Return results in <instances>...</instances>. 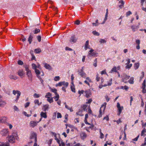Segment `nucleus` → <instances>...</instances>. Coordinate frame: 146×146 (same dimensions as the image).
Here are the masks:
<instances>
[{"label":"nucleus","instance_id":"nucleus-14","mask_svg":"<svg viewBox=\"0 0 146 146\" xmlns=\"http://www.w3.org/2000/svg\"><path fill=\"white\" fill-rule=\"evenodd\" d=\"M139 25H132L131 26V28L133 32H135L139 28Z\"/></svg>","mask_w":146,"mask_h":146},{"label":"nucleus","instance_id":"nucleus-51","mask_svg":"<svg viewBox=\"0 0 146 146\" xmlns=\"http://www.w3.org/2000/svg\"><path fill=\"white\" fill-rule=\"evenodd\" d=\"M40 95L39 94H37L36 93H35L34 94V97L35 98H39L40 97Z\"/></svg>","mask_w":146,"mask_h":146},{"label":"nucleus","instance_id":"nucleus-10","mask_svg":"<svg viewBox=\"0 0 146 146\" xmlns=\"http://www.w3.org/2000/svg\"><path fill=\"white\" fill-rule=\"evenodd\" d=\"M37 135L36 133L34 132H33L31 135L30 137V139H35V141L36 139H37Z\"/></svg>","mask_w":146,"mask_h":146},{"label":"nucleus","instance_id":"nucleus-19","mask_svg":"<svg viewBox=\"0 0 146 146\" xmlns=\"http://www.w3.org/2000/svg\"><path fill=\"white\" fill-rule=\"evenodd\" d=\"M49 89H50V91L54 93L55 95L58 94L57 92V90L55 88H52L51 87H49Z\"/></svg>","mask_w":146,"mask_h":146},{"label":"nucleus","instance_id":"nucleus-64","mask_svg":"<svg viewBox=\"0 0 146 146\" xmlns=\"http://www.w3.org/2000/svg\"><path fill=\"white\" fill-rule=\"evenodd\" d=\"M22 36H23V38L21 40L23 42H24L26 40V38L23 35H22Z\"/></svg>","mask_w":146,"mask_h":146},{"label":"nucleus","instance_id":"nucleus-26","mask_svg":"<svg viewBox=\"0 0 146 146\" xmlns=\"http://www.w3.org/2000/svg\"><path fill=\"white\" fill-rule=\"evenodd\" d=\"M41 51V50L39 48L36 49L34 50V52L36 54H39L40 52Z\"/></svg>","mask_w":146,"mask_h":146},{"label":"nucleus","instance_id":"nucleus-56","mask_svg":"<svg viewBox=\"0 0 146 146\" xmlns=\"http://www.w3.org/2000/svg\"><path fill=\"white\" fill-rule=\"evenodd\" d=\"M96 52H93L90 54V55L89 56H96Z\"/></svg>","mask_w":146,"mask_h":146},{"label":"nucleus","instance_id":"nucleus-16","mask_svg":"<svg viewBox=\"0 0 146 146\" xmlns=\"http://www.w3.org/2000/svg\"><path fill=\"white\" fill-rule=\"evenodd\" d=\"M33 38V36L32 35V33H31L28 39V41L30 44H31V43Z\"/></svg>","mask_w":146,"mask_h":146},{"label":"nucleus","instance_id":"nucleus-9","mask_svg":"<svg viewBox=\"0 0 146 146\" xmlns=\"http://www.w3.org/2000/svg\"><path fill=\"white\" fill-rule=\"evenodd\" d=\"M44 65V67L46 69L50 70H52V68L51 66L49 64L46 63H43Z\"/></svg>","mask_w":146,"mask_h":146},{"label":"nucleus","instance_id":"nucleus-58","mask_svg":"<svg viewBox=\"0 0 146 146\" xmlns=\"http://www.w3.org/2000/svg\"><path fill=\"white\" fill-rule=\"evenodd\" d=\"M94 51V50L92 49L90 50L89 52L88 56H89L90 55V54H91Z\"/></svg>","mask_w":146,"mask_h":146},{"label":"nucleus","instance_id":"nucleus-28","mask_svg":"<svg viewBox=\"0 0 146 146\" xmlns=\"http://www.w3.org/2000/svg\"><path fill=\"white\" fill-rule=\"evenodd\" d=\"M134 78L133 77H131L130 78L129 80H128V82H129L131 84H133L134 83Z\"/></svg>","mask_w":146,"mask_h":146},{"label":"nucleus","instance_id":"nucleus-35","mask_svg":"<svg viewBox=\"0 0 146 146\" xmlns=\"http://www.w3.org/2000/svg\"><path fill=\"white\" fill-rule=\"evenodd\" d=\"M53 98H51L47 99V101L50 103H51L53 102L54 101Z\"/></svg>","mask_w":146,"mask_h":146},{"label":"nucleus","instance_id":"nucleus-61","mask_svg":"<svg viewBox=\"0 0 146 146\" xmlns=\"http://www.w3.org/2000/svg\"><path fill=\"white\" fill-rule=\"evenodd\" d=\"M34 103L35 104H37L38 106L39 104V101L38 100H35L34 101Z\"/></svg>","mask_w":146,"mask_h":146},{"label":"nucleus","instance_id":"nucleus-39","mask_svg":"<svg viewBox=\"0 0 146 146\" xmlns=\"http://www.w3.org/2000/svg\"><path fill=\"white\" fill-rule=\"evenodd\" d=\"M82 111V110H80L78 112H77L76 113V114L77 115H78L80 116H83V115L81 114Z\"/></svg>","mask_w":146,"mask_h":146},{"label":"nucleus","instance_id":"nucleus-41","mask_svg":"<svg viewBox=\"0 0 146 146\" xmlns=\"http://www.w3.org/2000/svg\"><path fill=\"white\" fill-rule=\"evenodd\" d=\"M87 106L86 105H84L82 107V108L83 109V110L84 111H86L87 109H86V108Z\"/></svg>","mask_w":146,"mask_h":146},{"label":"nucleus","instance_id":"nucleus-36","mask_svg":"<svg viewBox=\"0 0 146 146\" xmlns=\"http://www.w3.org/2000/svg\"><path fill=\"white\" fill-rule=\"evenodd\" d=\"M35 71L36 74V76L37 75H39L40 73V72L39 70L37 69H35Z\"/></svg>","mask_w":146,"mask_h":146},{"label":"nucleus","instance_id":"nucleus-34","mask_svg":"<svg viewBox=\"0 0 146 146\" xmlns=\"http://www.w3.org/2000/svg\"><path fill=\"white\" fill-rule=\"evenodd\" d=\"M56 96L53 97V98L55 99V100L56 101H58L59 98V96L58 94L56 95Z\"/></svg>","mask_w":146,"mask_h":146},{"label":"nucleus","instance_id":"nucleus-31","mask_svg":"<svg viewBox=\"0 0 146 146\" xmlns=\"http://www.w3.org/2000/svg\"><path fill=\"white\" fill-rule=\"evenodd\" d=\"M112 79H111L110 80V82H108V84H105V85H103V87H106V86L107 85L110 86L112 84Z\"/></svg>","mask_w":146,"mask_h":146},{"label":"nucleus","instance_id":"nucleus-50","mask_svg":"<svg viewBox=\"0 0 146 146\" xmlns=\"http://www.w3.org/2000/svg\"><path fill=\"white\" fill-rule=\"evenodd\" d=\"M100 77H99V75L98 74H97L96 75V80L98 82L100 80Z\"/></svg>","mask_w":146,"mask_h":146},{"label":"nucleus","instance_id":"nucleus-33","mask_svg":"<svg viewBox=\"0 0 146 146\" xmlns=\"http://www.w3.org/2000/svg\"><path fill=\"white\" fill-rule=\"evenodd\" d=\"M92 33L95 35L99 36L100 35V33L96 31H93Z\"/></svg>","mask_w":146,"mask_h":146},{"label":"nucleus","instance_id":"nucleus-5","mask_svg":"<svg viewBox=\"0 0 146 146\" xmlns=\"http://www.w3.org/2000/svg\"><path fill=\"white\" fill-rule=\"evenodd\" d=\"M78 74L81 76V77L85 78L86 76V74L83 71V67L80 70L78 71Z\"/></svg>","mask_w":146,"mask_h":146},{"label":"nucleus","instance_id":"nucleus-55","mask_svg":"<svg viewBox=\"0 0 146 146\" xmlns=\"http://www.w3.org/2000/svg\"><path fill=\"white\" fill-rule=\"evenodd\" d=\"M132 14V13L131 11H129L128 12H127L126 13V16H128L131 15Z\"/></svg>","mask_w":146,"mask_h":146},{"label":"nucleus","instance_id":"nucleus-15","mask_svg":"<svg viewBox=\"0 0 146 146\" xmlns=\"http://www.w3.org/2000/svg\"><path fill=\"white\" fill-rule=\"evenodd\" d=\"M124 4V2L123 0H121L119 2V6L120 8H121L123 7Z\"/></svg>","mask_w":146,"mask_h":146},{"label":"nucleus","instance_id":"nucleus-4","mask_svg":"<svg viewBox=\"0 0 146 146\" xmlns=\"http://www.w3.org/2000/svg\"><path fill=\"white\" fill-rule=\"evenodd\" d=\"M68 85V82H65V81L61 82H59L58 84H56V86H60L62 85L65 86L66 87H67Z\"/></svg>","mask_w":146,"mask_h":146},{"label":"nucleus","instance_id":"nucleus-44","mask_svg":"<svg viewBox=\"0 0 146 146\" xmlns=\"http://www.w3.org/2000/svg\"><path fill=\"white\" fill-rule=\"evenodd\" d=\"M32 66L33 69H34V70H35V69H37V66L35 64H32Z\"/></svg>","mask_w":146,"mask_h":146},{"label":"nucleus","instance_id":"nucleus-27","mask_svg":"<svg viewBox=\"0 0 146 146\" xmlns=\"http://www.w3.org/2000/svg\"><path fill=\"white\" fill-rule=\"evenodd\" d=\"M6 104V102L3 101L1 100V99H0V106L3 107Z\"/></svg>","mask_w":146,"mask_h":146},{"label":"nucleus","instance_id":"nucleus-2","mask_svg":"<svg viewBox=\"0 0 146 146\" xmlns=\"http://www.w3.org/2000/svg\"><path fill=\"white\" fill-rule=\"evenodd\" d=\"M25 69V70L26 71V75L28 77L29 79L32 81V76L31 71L29 69V66L28 65H25L24 66Z\"/></svg>","mask_w":146,"mask_h":146},{"label":"nucleus","instance_id":"nucleus-62","mask_svg":"<svg viewBox=\"0 0 146 146\" xmlns=\"http://www.w3.org/2000/svg\"><path fill=\"white\" fill-rule=\"evenodd\" d=\"M30 103L29 102H27L25 106V108H26L28 107Z\"/></svg>","mask_w":146,"mask_h":146},{"label":"nucleus","instance_id":"nucleus-12","mask_svg":"<svg viewBox=\"0 0 146 146\" xmlns=\"http://www.w3.org/2000/svg\"><path fill=\"white\" fill-rule=\"evenodd\" d=\"M49 105L48 104H46L43 106V108H42V110L44 111H48L49 109Z\"/></svg>","mask_w":146,"mask_h":146},{"label":"nucleus","instance_id":"nucleus-6","mask_svg":"<svg viewBox=\"0 0 146 146\" xmlns=\"http://www.w3.org/2000/svg\"><path fill=\"white\" fill-rule=\"evenodd\" d=\"M13 93L14 95H15L16 94H17V98L15 100V101L17 102L21 95V92L20 91L18 90H13Z\"/></svg>","mask_w":146,"mask_h":146},{"label":"nucleus","instance_id":"nucleus-47","mask_svg":"<svg viewBox=\"0 0 146 146\" xmlns=\"http://www.w3.org/2000/svg\"><path fill=\"white\" fill-rule=\"evenodd\" d=\"M62 117L61 114L60 113L58 112L57 113V118H61Z\"/></svg>","mask_w":146,"mask_h":146},{"label":"nucleus","instance_id":"nucleus-11","mask_svg":"<svg viewBox=\"0 0 146 146\" xmlns=\"http://www.w3.org/2000/svg\"><path fill=\"white\" fill-rule=\"evenodd\" d=\"M130 77V76H128L126 74H124L123 76V81L124 83H127L126 80H128Z\"/></svg>","mask_w":146,"mask_h":146},{"label":"nucleus","instance_id":"nucleus-43","mask_svg":"<svg viewBox=\"0 0 146 146\" xmlns=\"http://www.w3.org/2000/svg\"><path fill=\"white\" fill-rule=\"evenodd\" d=\"M123 106L118 108L119 112H121L123 110Z\"/></svg>","mask_w":146,"mask_h":146},{"label":"nucleus","instance_id":"nucleus-21","mask_svg":"<svg viewBox=\"0 0 146 146\" xmlns=\"http://www.w3.org/2000/svg\"><path fill=\"white\" fill-rule=\"evenodd\" d=\"M9 77L11 79H13L14 80H17L18 79V77L15 76L12 74H10L9 76Z\"/></svg>","mask_w":146,"mask_h":146},{"label":"nucleus","instance_id":"nucleus-45","mask_svg":"<svg viewBox=\"0 0 146 146\" xmlns=\"http://www.w3.org/2000/svg\"><path fill=\"white\" fill-rule=\"evenodd\" d=\"M113 72H117V71L116 70V67H113L111 70V73Z\"/></svg>","mask_w":146,"mask_h":146},{"label":"nucleus","instance_id":"nucleus-20","mask_svg":"<svg viewBox=\"0 0 146 146\" xmlns=\"http://www.w3.org/2000/svg\"><path fill=\"white\" fill-rule=\"evenodd\" d=\"M18 73L19 75L21 77L24 74V72L22 70H19Z\"/></svg>","mask_w":146,"mask_h":146},{"label":"nucleus","instance_id":"nucleus-24","mask_svg":"<svg viewBox=\"0 0 146 146\" xmlns=\"http://www.w3.org/2000/svg\"><path fill=\"white\" fill-rule=\"evenodd\" d=\"M52 96V94L50 92L47 93L45 96V97L47 99L50 98Z\"/></svg>","mask_w":146,"mask_h":146},{"label":"nucleus","instance_id":"nucleus-42","mask_svg":"<svg viewBox=\"0 0 146 146\" xmlns=\"http://www.w3.org/2000/svg\"><path fill=\"white\" fill-rule=\"evenodd\" d=\"M36 38L39 42H40L41 41V37L40 35L37 36Z\"/></svg>","mask_w":146,"mask_h":146},{"label":"nucleus","instance_id":"nucleus-60","mask_svg":"<svg viewBox=\"0 0 146 146\" xmlns=\"http://www.w3.org/2000/svg\"><path fill=\"white\" fill-rule=\"evenodd\" d=\"M71 90L72 91V92H73L74 93L75 92V89L72 86H71Z\"/></svg>","mask_w":146,"mask_h":146},{"label":"nucleus","instance_id":"nucleus-32","mask_svg":"<svg viewBox=\"0 0 146 146\" xmlns=\"http://www.w3.org/2000/svg\"><path fill=\"white\" fill-rule=\"evenodd\" d=\"M139 66V63H135L134 64V68L135 70L137 69Z\"/></svg>","mask_w":146,"mask_h":146},{"label":"nucleus","instance_id":"nucleus-17","mask_svg":"<svg viewBox=\"0 0 146 146\" xmlns=\"http://www.w3.org/2000/svg\"><path fill=\"white\" fill-rule=\"evenodd\" d=\"M40 115L42 117L44 118H47V116L46 112H41L40 113Z\"/></svg>","mask_w":146,"mask_h":146},{"label":"nucleus","instance_id":"nucleus-57","mask_svg":"<svg viewBox=\"0 0 146 146\" xmlns=\"http://www.w3.org/2000/svg\"><path fill=\"white\" fill-rule=\"evenodd\" d=\"M13 109H14V110L16 111H19V110L18 108L15 106H14Z\"/></svg>","mask_w":146,"mask_h":146},{"label":"nucleus","instance_id":"nucleus-29","mask_svg":"<svg viewBox=\"0 0 146 146\" xmlns=\"http://www.w3.org/2000/svg\"><path fill=\"white\" fill-rule=\"evenodd\" d=\"M145 82H146V80H144L143 81V82L142 84V88L143 89V90L146 87V84H145Z\"/></svg>","mask_w":146,"mask_h":146},{"label":"nucleus","instance_id":"nucleus-22","mask_svg":"<svg viewBox=\"0 0 146 146\" xmlns=\"http://www.w3.org/2000/svg\"><path fill=\"white\" fill-rule=\"evenodd\" d=\"M33 32L34 34H37L40 32V30L36 28Z\"/></svg>","mask_w":146,"mask_h":146},{"label":"nucleus","instance_id":"nucleus-3","mask_svg":"<svg viewBox=\"0 0 146 146\" xmlns=\"http://www.w3.org/2000/svg\"><path fill=\"white\" fill-rule=\"evenodd\" d=\"M107 103L106 102H104V104L102 105L99 110V115H98V117H100L102 116V108L103 111V112L104 111L106 107V105Z\"/></svg>","mask_w":146,"mask_h":146},{"label":"nucleus","instance_id":"nucleus-52","mask_svg":"<svg viewBox=\"0 0 146 146\" xmlns=\"http://www.w3.org/2000/svg\"><path fill=\"white\" fill-rule=\"evenodd\" d=\"M80 21L78 20H77L76 21L74 22V24L77 25H79L80 23Z\"/></svg>","mask_w":146,"mask_h":146},{"label":"nucleus","instance_id":"nucleus-13","mask_svg":"<svg viewBox=\"0 0 146 146\" xmlns=\"http://www.w3.org/2000/svg\"><path fill=\"white\" fill-rule=\"evenodd\" d=\"M30 123L31 126L34 127L37 125L38 123L36 121H31Z\"/></svg>","mask_w":146,"mask_h":146},{"label":"nucleus","instance_id":"nucleus-30","mask_svg":"<svg viewBox=\"0 0 146 146\" xmlns=\"http://www.w3.org/2000/svg\"><path fill=\"white\" fill-rule=\"evenodd\" d=\"M99 132L100 135V138L101 139L103 138H104V135L101 132V129H99Z\"/></svg>","mask_w":146,"mask_h":146},{"label":"nucleus","instance_id":"nucleus-59","mask_svg":"<svg viewBox=\"0 0 146 146\" xmlns=\"http://www.w3.org/2000/svg\"><path fill=\"white\" fill-rule=\"evenodd\" d=\"M65 50H66L69 51H71L72 50L71 48L67 46H66L65 47Z\"/></svg>","mask_w":146,"mask_h":146},{"label":"nucleus","instance_id":"nucleus-48","mask_svg":"<svg viewBox=\"0 0 146 146\" xmlns=\"http://www.w3.org/2000/svg\"><path fill=\"white\" fill-rule=\"evenodd\" d=\"M18 64L19 65H22L23 64V62L21 60H19L18 61Z\"/></svg>","mask_w":146,"mask_h":146},{"label":"nucleus","instance_id":"nucleus-54","mask_svg":"<svg viewBox=\"0 0 146 146\" xmlns=\"http://www.w3.org/2000/svg\"><path fill=\"white\" fill-rule=\"evenodd\" d=\"M139 135H138L136 137H135L134 139H132V141H137L138 138L139 137Z\"/></svg>","mask_w":146,"mask_h":146},{"label":"nucleus","instance_id":"nucleus-25","mask_svg":"<svg viewBox=\"0 0 146 146\" xmlns=\"http://www.w3.org/2000/svg\"><path fill=\"white\" fill-rule=\"evenodd\" d=\"M80 136L82 139H84L86 137V135L85 133H82L80 134Z\"/></svg>","mask_w":146,"mask_h":146},{"label":"nucleus","instance_id":"nucleus-37","mask_svg":"<svg viewBox=\"0 0 146 146\" xmlns=\"http://www.w3.org/2000/svg\"><path fill=\"white\" fill-rule=\"evenodd\" d=\"M145 132H146V129L144 128L143 130L141 131V135L143 136Z\"/></svg>","mask_w":146,"mask_h":146},{"label":"nucleus","instance_id":"nucleus-63","mask_svg":"<svg viewBox=\"0 0 146 146\" xmlns=\"http://www.w3.org/2000/svg\"><path fill=\"white\" fill-rule=\"evenodd\" d=\"M106 71L105 70H104L103 71H102L101 72V74L102 75H103V74H106Z\"/></svg>","mask_w":146,"mask_h":146},{"label":"nucleus","instance_id":"nucleus-18","mask_svg":"<svg viewBox=\"0 0 146 146\" xmlns=\"http://www.w3.org/2000/svg\"><path fill=\"white\" fill-rule=\"evenodd\" d=\"M86 93V96L87 98H88L90 97V96L91 95V92L90 91L86 90L85 91Z\"/></svg>","mask_w":146,"mask_h":146},{"label":"nucleus","instance_id":"nucleus-23","mask_svg":"<svg viewBox=\"0 0 146 146\" xmlns=\"http://www.w3.org/2000/svg\"><path fill=\"white\" fill-rule=\"evenodd\" d=\"M7 118L5 117H3L0 119V123H5L6 122Z\"/></svg>","mask_w":146,"mask_h":146},{"label":"nucleus","instance_id":"nucleus-53","mask_svg":"<svg viewBox=\"0 0 146 146\" xmlns=\"http://www.w3.org/2000/svg\"><path fill=\"white\" fill-rule=\"evenodd\" d=\"M106 119L107 121H108L109 120V118L108 116L107 115L106 117H104V118L103 119V120Z\"/></svg>","mask_w":146,"mask_h":146},{"label":"nucleus","instance_id":"nucleus-40","mask_svg":"<svg viewBox=\"0 0 146 146\" xmlns=\"http://www.w3.org/2000/svg\"><path fill=\"white\" fill-rule=\"evenodd\" d=\"M99 42L101 43H105L106 42V41L104 39H101L99 41Z\"/></svg>","mask_w":146,"mask_h":146},{"label":"nucleus","instance_id":"nucleus-1","mask_svg":"<svg viewBox=\"0 0 146 146\" xmlns=\"http://www.w3.org/2000/svg\"><path fill=\"white\" fill-rule=\"evenodd\" d=\"M18 137L17 133L16 132H13L11 135L7 137L8 141L11 143H14L15 139H17Z\"/></svg>","mask_w":146,"mask_h":146},{"label":"nucleus","instance_id":"nucleus-38","mask_svg":"<svg viewBox=\"0 0 146 146\" xmlns=\"http://www.w3.org/2000/svg\"><path fill=\"white\" fill-rule=\"evenodd\" d=\"M60 77L59 76H56L54 78V80L55 81H58L60 80Z\"/></svg>","mask_w":146,"mask_h":146},{"label":"nucleus","instance_id":"nucleus-7","mask_svg":"<svg viewBox=\"0 0 146 146\" xmlns=\"http://www.w3.org/2000/svg\"><path fill=\"white\" fill-rule=\"evenodd\" d=\"M77 39V38L75 36V35H73L70 37L69 41L72 43H75L76 42Z\"/></svg>","mask_w":146,"mask_h":146},{"label":"nucleus","instance_id":"nucleus-46","mask_svg":"<svg viewBox=\"0 0 146 146\" xmlns=\"http://www.w3.org/2000/svg\"><path fill=\"white\" fill-rule=\"evenodd\" d=\"M126 65H127L125 66L126 68L128 69H130L132 65V64H128Z\"/></svg>","mask_w":146,"mask_h":146},{"label":"nucleus","instance_id":"nucleus-49","mask_svg":"<svg viewBox=\"0 0 146 146\" xmlns=\"http://www.w3.org/2000/svg\"><path fill=\"white\" fill-rule=\"evenodd\" d=\"M84 92V90H82L81 91L79 90L78 91V93L80 94V96H81V94H82Z\"/></svg>","mask_w":146,"mask_h":146},{"label":"nucleus","instance_id":"nucleus-8","mask_svg":"<svg viewBox=\"0 0 146 146\" xmlns=\"http://www.w3.org/2000/svg\"><path fill=\"white\" fill-rule=\"evenodd\" d=\"M8 129H3L1 131V134L2 136H5L8 134Z\"/></svg>","mask_w":146,"mask_h":146}]
</instances>
